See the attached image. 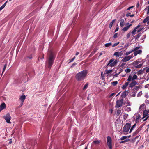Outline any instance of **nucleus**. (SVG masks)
I'll list each match as a JSON object with an SVG mask.
<instances>
[{
	"label": "nucleus",
	"instance_id": "ddd939ff",
	"mask_svg": "<svg viewBox=\"0 0 149 149\" xmlns=\"http://www.w3.org/2000/svg\"><path fill=\"white\" fill-rule=\"evenodd\" d=\"M98 49V48H95L93 51L89 55V56L90 57L91 56H93L97 52Z\"/></svg>",
	"mask_w": 149,
	"mask_h": 149
},
{
	"label": "nucleus",
	"instance_id": "6ab92c4d",
	"mask_svg": "<svg viewBox=\"0 0 149 149\" xmlns=\"http://www.w3.org/2000/svg\"><path fill=\"white\" fill-rule=\"evenodd\" d=\"M117 62V60H115L114 62L110 65V66L111 67L114 66Z\"/></svg>",
	"mask_w": 149,
	"mask_h": 149
},
{
	"label": "nucleus",
	"instance_id": "49530a36",
	"mask_svg": "<svg viewBox=\"0 0 149 149\" xmlns=\"http://www.w3.org/2000/svg\"><path fill=\"white\" fill-rule=\"evenodd\" d=\"M131 33L130 32H129L127 34V36H126L127 39H128L130 38V37L131 35Z\"/></svg>",
	"mask_w": 149,
	"mask_h": 149
},
{
	"label": "nucleus",
	"instance_id": "4d7b16f0",
	"mask_svg": "<svg viewBox=\"0 0 149 149\" xmlns=\"http://www.w3.org/2000/svg\"><path fill=\"white\" fill-rule=\"evenodd\" d=\"M122 72V70H121L120 72L118 74H116L113 76L115 77H117V76Z\"/></svg>",
	"mask_w": 149,
	"mask_h": 149
},
{
	"label": "nucleus",
	"instance_id": "a19ab883",
	"mask_svg": "<svg viewBox=\"0 0 149 149\" xmlns=\"http://www.w3.org/2000/svg\"><path fill=\"white\" fill-rule=\"evenodd\" d=\"M136 30L134 28V30L132 31L131 33L132 34H133V35H134L135 34V32L136 31Z\"/></svg>",
	"mask_w": 149,
	"mask_h": 149
},
{
	"label": "nucleus",
	"instance_id": "0eeeda50",
	"mask_svg": "<svg viewBox=\"0 0 149 149\" xmlns=\"http://www.w3.org/2000/svg\"><path fill=\"white\" fill-rule=\"evenodd\" d=\"M132 58L131 56H126L124 58H123L122 60V61L123 62H125L128 61L130 59Z\"/></svg>",
	"mask_w": 149,
	"mask_h": 149
},
{
	"label": "nucleus",
	"instance_id": "cd10ccee",
	"mask_svg": "<svg viewBox=\"0 0 149 149\" xmlns=\"http://www.w3.org/2000/svg\"><path fill=\"white\" fill-rule=\"evenodd\" d=\"M137 76L136 75H134L132 78V81H134L135 79H136L137 78Z\"/></svg>",
	"mask_w": 149,
	"mask_h": 149
},
{
	"label": "nucleus",
	"instance_id": "a18cd8bd",
	"mask_svg": "<svg viewBox=\"0 0 149 149\" xmlns=\"http://www.w3.org/2000/svg\"><path fill=\"white\" fill-rule=\"evenodd\" d=\"M139 48V47H136L134 50H133L132 51L134 52L137 51V50Z\"/></svg>",
	"mask_w": 149,
	"mask_h": 149
},
{
	"label": "nucleus",
	"instance_id": "20e7f679",
	"mask_svg": "<svg viewBox=\"0 0 149 149\" xmlns=\"http://www.w3.org/2000/svg\"><path fill=\"white\" fill-rule=\"evenodd\" d=\"M107 144L109 149H112V139L109 136L107 137Z\"/></svg>",
	"mask_w": 149,
	"mask_h": 149
},
{
	"label": "nucleus",
	"instance_id": "b1692460",
	"mask_svg": "<svg viewBox=\"0 0 149 149\" xmlns=\"http://www.w3.org/2000/svg\"><path fill=\"white\" fill-rule=\"evenodd\" d=\"M141 116L140 115H139L138 116H136V123L138 122H139V120Z\"/></svg>",
	"mask_w": 149,
	"mask_h": 149
},
{
	"label": "nucleus",
	"instance_id": "4be33fe9",
	"mask_svg": "<svg viewBox=\"0 0 149 149\" xmlns=\"http://www.w3.org/2000/svg\"><path fill=\"white\" fill-rule=\"evenodd\" d=\"M113 72L112 70H106L104 72L105 74H108L111 73Z\"/></svg>",
	"mask_w": 149,
	"mask_h": 149
},
{
	"label": "nucleus",
	"instance_id": "f704fd0d",
	"mask_svg": "<svg viewBox=\"0 0 149 149\" xmlns=\"http://www.w3.org/2000/svg\"><path fill=\"white\" fill-rule=\"evenodd\" d=\"M37 143V141L36 140H34L32 144V146H34Z\"/></svg>",
	"mask_w": 149,
	"mask_h": 149
},
{
	"label": "nucleus",
	"instance_id": "bb28decb",
	"mask_svg": "<svg viewBox=\"0 0 149 149\" xmlns=\"http://www.w3.org/2000/svg\"><path fill=\"white\" fill-rule=\"evenodd\" d=\"M141 36V33H140L138 34L137 35H136L135 36V40H137L138 39L139 37Z\"/></svg>",
	"mask_w": 149,
	"mask_h": 149
},
{
	"label": "nucleus",
	"instance_id": "338daca9",
	"mask_svg": "<svg viewBox=\"0 0 149 149\" xmlns=\"http://www.w3.org/2000/svg\"><path fill=\"white\" fill-rule=\"evenodd\" d=\"M142 29L140 28V29L138 30L137 31V32L139 33L142 30Z\"/></svg>",
	"mask_w": 149,
	"mask_h": 149
},
{
	"label": "nucleus",
	"instance_id": "8fccbe9b",
	"mask_svg": "<svg viewBox=\"0 0 149 149\" xmlns=\"http://www.w3.org/2000/svg\"><path fill=\"white\" fill-rule=\"evenodd\" d=\"M139 62L138 61H136L134 62L133 64L134 65H138Z\"/></svg>",
	"mask_w": 149,
	"mask_h": 149
},
{
	"label": "nucleus",
	"instance_id": "f3484780",
	"mask_svg": "<svg viewBox=\"0 0 149 149\" xmlns=\"http://www.w3.org/2000/svg\"><path fill=\"white\" fill-rule=\"evenodd\" d=\"M140 131V129H138L134 133H133V136H135Z\"/></svg>",
	"mask_w": 149,
	"mask_h": 149
},
{
	"label": "nucleus",
	"instance_id": "603ef678",
	"mask_svg": "<svg viewBox=\"0 0 149 149\" xmlns=\"http://www.w3.org/2000/svg\"><path fill=\"white\" fill-rule=\"evenodd\" d=\"M6 66H7V65H6V64H5L4 66V68L3 69V72H2V74L3 73V72H4V70H5L6 67Z\"/></svg>",
	"mask_w": 149,
	"mask_h": 149
},
{
	"label": "nucleus",
	"instance_id": "052dcab7",
	"mask_svg": "<svg viewBox=\"0 0 149 149\" xmlns=\"http://www.w3.org/2000/svg\"><path fill=\"white\" fill-rule=\"evenodd\" d=\"M75 57L72 58L70 60V62H72L75 59Z\"/></svg>",
	"mask_w": 149,
	"mask_h": 149
},
{
	"label": "nucleus",
	"instance_id": "f8f14e48",
	"mask_svg": "<svg viewBox=\"0 0 149 149\" xmlns=\"http://www.w3.org/2000/svg\"><path fill=\"white\" fill-rule=\"evenodd\" d=\"M25 98L26 97L24 95L20 96L19 98V100L21 101V102H22V104H23V102L25 99Z\"/></svg>",
	"mask_w": 149,
	"mask_h": 149
},
{
	"label": "nucleus",
	"instance_id": "69168bd1",
	"mask_svg": "<svg viewBox=\"0 0 149 149\" xmlns=\"http://www.w3.org/2000/svg\"><path fill=\"white\" fill-rule=\"evenodd\" d=\"M141 25H140L139 24L136 27L134 28L136 30Z\"/></svg>",
	"mask_w": 149,
	"mask_h": 149
},
{
	"label": "nucleus",
	"instance_id": "2f4dec72",
	"mask_svg": "<svg viewBox=\"0 0 149 149\" xmlns=\"http://www.w3.org/2000/svg\"><path fill=\"white\" fill-rule=\"evenodd\" d=\"M88 83H86L85 84V85H84V86L83 87V90L86 89L88 87Z\"/></svg>",
	"mask_w": 149,
	"mask_h": 149
},
{
	"label": "nucleus",
	"instance_id": "7ed1b4c3",
	"mask_svg": "<svg viewBox=\"0 0 149 149\" xmlns=\"http://www.w3.org/2000/svg\"><path fill=\"white\" fill-rule=\"evenodd\" d=\"M124 100L123 99L120 100H118L116 101V104L115 106V107L116 109L119 108L121 107L123 102Z\"/></svg>",
	"mask_w": 149,
	"mask_h": 149
},
{
	"label": "nucleus",
	"instance_id": "680f3d73",
	"mask_svg": "<svg viewBox=\"0 0 149 149\" xmlns=\"http://www.w3.org/2000/svg\"><path fill=\"white\" fill-rule=\"evenodd\" d=\"M130 14H131V13H127L126 15L127 17H128L129 16H130Z\"/></svg>",
	"mask_w": 149,
	"mask_h": 149
},
{
	"label": "nucleus",
	"instance_id": "393cba45",
	"mask_svg": "<svg viewBox=\"0 0 149 149\" xmlns=\"http://www.w3.org/2000/svg\"><path fill=\"white\" fill-rule=\"evenodd\" d=\"M136 123H135V124H134L132 126L131 128V129H130V131H129V133H131L132 132V131L133 130L134 128L136 126Z\"/></svg>",
	"mask_w": 149,
	"mask_h": 149
},
{
	"label": "nucleus",
	"instance_id": "09e8293b",
	"mask_svg": "<svg viewBox=\"0 0 149 149\" xmlns=\"http://www.w3.org/2000/svg\"><path fill=\"white\" fill-rule=\"evenodd\" d=\"M147 8H148V10H147V14H149V6H148L147 7H146V8L145 9V10H146Z\"/></svg>",
	"mask_w": 149,
	"mask_h": 149
},
{
	"label": "nucleus",
	"instance_id": "c756f323",
	"mask_svg": "<svg viewBox=\"0 0 149 149\" xmlns=\"http://www.w3.org/2000/svg\"><path fill=\"white\" fill-rule=\"evenodd\" d=\"M111 84H112V85L113 86H116L118 84V81H115L112 82L111 83Z\"/></svg>",
	"mask_w": 149,
	"mask_h": 149
},
{
	"label": "nucleus",
	"instance_id": "423d86ee",
	"mask_svg": "<svg viewBox=\"0 0 149 149\" xmlns=\"http://www.w3.org/2000/svg\"><path fill=\"white\" fill-rule=\"evenodd\" d=\"M3 118L5 119L6 122L9 123H11L10 122L11 116L9 113H7L6 115L4 116Z\"/></svg>",
	"mask_w": 149,
	"mask_h": 149
},
{
	"label": "nucleus",
	"instance_id": "0e129e2a",
	"mask_svg": "<svg viewBox=\"0 0 149 149\" xmlns=\"http://www.w3.org/2000/svg\"><path fill=\"white\" fill-rule=\"evenodd\" d=\"M115 93H112L111 95L109 97H111L112 96H113L115 94Z\"/></svg>",
	"mask_w": 149,
	"mask_h": 149
},
{
	"label": "nucleus",
	"instance_id": "9b49d317",
	"mask_svg": "<svg viewBox=\"0 0 149 149\" xmlns=\"http://www.w3.org/2000/svg\"><path fill=\"white\" fill-rule=\"evenodd\" d=\"M132 24H131L128 25L127 26L125 27L122 29V30L123 31L125 32L127 31L128 29L131 26Z\"/></svg>",
	"mask_w": 149,
	"mask_h": 149
},
{
	"label": "nucleus",
	"instance_id": "7c9ffc66",
	"mask_svg": "<svg viewBox=\"0 0 149 149\" xmlns=\"http://www.w3.org/2000/svg\"><path fill=\"white\" fill-rule=\"evenodd\" d=\"M145 105V104H142L140 106V107L139 108V109L141 110V109H144V108Z\"/></svg>",
	"mask_w": 149,
	"mask_h": 149
},
{
	"label": "nucleus",
	"instance_id": "774afa93",
	"mask_svg": "<svg viewBox=\"0 0 149 149\" xmlns=\"http://www.w3.org/2000/svg\"><path fill=\"white\" fill-rule=\"evenodd\" d=\"M118 29H119V28L118 27H117L116 28V29L115 31H114V32H117L118 30Z\"/></svg>",
	"mask_w": 149,
	"mask_h": 149
},
{
	"label": "nucleus",
	"instance_id": "e433bc0d",
	"mask_svg": "<svg viewBox=\"0 0 149 149\" xmlns=\"http://www.w3.org/2000/svg\"><path fill=\"white\" fill-rule=\"evenodd\" d=\"M132 77L131 75H130L129 76L128 79H127V81L129 82L131 80L132 81Z\"/></svg>",
	"mask_w": 149,
	"mask_h": 149
},
{
	"label": "nucleus",
	"instance_id": "6e6552de",
	"mask_svg": "<svg viewBox=\"0 0 149 149\" xmlns=\"http://www.w3.org/2000/svg\"><path fill=\"white\" fill-rule=\"evenodd\" d=\"M128 91H125L122 93L121 95V97L123 98H125L128 94Z\"/></svg>",
	"mask_w": 149,
	"mask_h": 149
},
{
	"label": "nucleus",
	"instance_id": "c03bdc74",
	"mask_svg": "<svg viewBox=\"0 0 149 149\" xmlns=\"http://www.w3.org/2000/svg\"><path fill=\"white\" fill-rule=\"evenodd\" d=\"M139 136H136L135 138H134L132 140H131V141L132 143H134L135 141V140L136 139V138H138L139 137Z\"/></svg>",
	"mask_w": 149,
	"mask_h": 149
},
{
	"label": "nucleus",
	"instance_id": "dca6fc26",
	"mask_svg": "<svg viewBox=\"0 0 149 149\" xmlns=\"http://www.w3.org/2000/svg\"><path fill=\"white\" fill-rule=\"evenodd\" d=\"M129 83L128 82L125 83L124 84L122 87V89H124L127 86Z\"/></svg>",
	"mask_w": 149,
	"mask_h": 149
},
{
	"label": "nucleus",
	"instance_id": "3c124183",
	"mask_svg": "<svg viewBox=\"0 0 149 149\" xmlns=\"http://www.w3.org/2000/svg\"><path fill=\"white\" fill-rule=\"evenodd\" d=\"M132 51H130L129 52H127L125 54V55L126 56H127L129 54H130Z\"/></svg>",
	"mask_w": 149,
	"mask_h": 149
},
{
	"label": "nucleus",
	"instance_id": "a211bd4d",
	"mask_svg": "<svg viewBox=\"0 0 149 149\" xmlns=\"http://www.w3.org/2000/svg\"><path fill=\"white\" fill-rule=\"evenodd\" d=\"M143 114L144 115V116L142 118V119H143V118L147 116L148 114V112H147V110H145L143 112Z\"/></svg>",
	"mask_w": 149,
	"mask_h": 149
},
{
	"label": "nucleus",
	"instance_id": "79ce46f5",
	"mask_svg": "<svg viewBox=\"0 0 149 149\" xmlns=\"http://www.w3.org/2000/svg\"><path fill=\"white\" fill-rule=\"evenodd\" d=\"M142 65V64H140L138 65H137L135 66L136 68H141Z\"/></svg>",
	"mask_w": 149,
	"mask_h": 149
},
{
	"label": "nucleus",
	"instance_id": "5701e85b",
	"mask_svg": "<svg viewBox=\"0 0 149 149\" xmlns=\"http://www.w3.org/2000/svg\"><path fill=\"white\" fill-rule=\"evenodd\" d=\"M144 70L143 69L142 70L141 69L140 70L137 72V74L138 75H141L143 74V72Z\"/></svg>",
	"mask_w": 149,
	"mask_h": 149
},
{
	"label": "nucleus",
	"instance_id": "f257e3e1",
	"mask_svg": "<svg viewBox=\"0 0 149 149\" xmlns=\"http://www.w3.org/2000/svg\"><path fill=\"white\" fill-rule=\"evenodd\" d=\"M88 73V70H85L78 73L75 76L76 80L79 81L84 80L87 76Z\"/></svg>",
	"mask_w": 149,
	"mask_h": 149
},
{
	"label": "nucleus",
	"instance_id": "13d9d810",
	"mask_svg": "<svg viewBox=\"0 0 149 149\" xmlns=\"http://www.w3.org/2000/svg\"><path fill=\"white\" fill-rule=\"evenodd\" d=\"M134 6L129 7L127 10H130V9L133 8L134 7Z\"/></svg>",
	"mask_w": 149,
	"mask_h": 149
},
{
	"label": "nucleus",
	"instance_id": "864d4df0",
	"mask_svg": "<svg viewBox=\"0 0 149 149\" xmlns=\"http://www.w3.org/2000/svg\"><path fill=\"white\" fill-rule=\"evenodd\" d=\"M131 109L130 107H127L126 109V111H131Z\"/></svg>",
	"mask_w": 149,
	"mask_h": 149
},
{
	"label": "nucleus",
	"instance_id": "c85d7f7f",
	"mask_svg": "<svg viewBox=\"0 0 149 149\" xmlns=\"http://www.w3.org/2000/svg\"><path fill=\"white\" fill-rule=\"evenodd\" d=\"M93 143L95 144H99L100 142L99 140H95L93 141Z\"/></svg>",
	"mask_w": 149,
	"mask_h": 149
},
{
	"label": "nucleus",
	"instance_id": "a878e982",
	"mask_svg": "<svg viewBox=\"0 0 149 149\" xmlns=\"http://www.w3.org/2000/svg\"><path fill=\"white\" fill-rule=\"evenodd\" d=\"M119 54L120 53L118 52H116L114 53V55L116 56L117 57H119V56H120V55Z\"/></svg>",
	"mask_w": 149,
	"mask_h": 149
},
{
	"label": "nucleus",
	"instance_id": "bf43d9fd",
	"mask_svg": "<svg viewBox=\"0 0 149 149\" xmlns=\"http://www.w3.org/2000/svg\"><path fill=\"white\" fill-rule=\"evenodd\" d=\"M117 35H118L117 33H116L113 36V38H116L117 36Z\"/></svg>",
	"mask_w": 149,
	"mask_h": 149
},
{
	"label": "nucleus",
	"instance_id": "4468645a",
	"mask_svg": "<svg viewBox=\"0 0 149 149\" xmlns=\"http://www.w3.org/2000/svg\"><path fill=\"white\" fill-rule=\"evenodd\" d=\"M116 110L115 111V113L117 116H119L121 113V110L119 108H117Z\"/></svg>",
	"mask_w": 149,
	"mask_h": 149
},
{
	"label": "nucleus",
	"instance_id": "c9c22d12",
	"mask_svg": "<svg viewBox=\"0 0 149 149\" xmlns=\"http://www.w3.org/2000/svg\"><path fill=\"white\" fill-rule=\"evenodd\" d=\"M129 140H130L129 139H126L123 141H120V142L119 143L120 144H122L124 143L127 142L129 141Z\"/></svg>",
	"mask_w": 149,
	"mask_h": 149
},
{
	"label": "nucleus",
	"instance_id": "ea45409f",
	"mask_svg": "<svg viewBox=\"0 0 149 149\" xmlns=\"http://www.w3.org/2000/svg\"><path fill=\"white\" fill-rule=\"evenodd\" d=\"M113 59H111L109 60V63H108L107 65V66H110V65L113 62Z\"/></svg>",
	"mask_w": 149,
	"mask_h": 149
},
{
	"label": "nucleus",
	"instance_id": "5fc2aeb1",
	"mask_svg": "<svg viewBox=\"0 0 149 149\" xmlns=\"http://www.w3.org/2000/svg\"><path fill=\"white\" fill-rule=\"evenodd\" d=\"M136 51L137 52V54H141V52H142L141 50H137Z\"/></svg>",
	"mask_w": 149,
	"mask_h": 149
},
{
	"label": "nucleus",
	"instance_id": "aec40b11",
	"mask_svg": "<svg viewBox=\"0 0 149 149\" xmlns=\"http://www.w3.org/2000/svg\"><path fill=\"white\" fill-rule=\"evenodd\" d=\"M149 21V16L147 17L143 20V22L145 23Z\"/></svg>",
	"mask_w": 149,
	"mask_h": 149
},
{
	"label": "nucleus",
	"instance_id": "412c9836",
	"mask_svg": "<svg viewBox=\"0 0 149 149\" xmlns=\"http://www.w3.org/2000/svg\"><path fill=\"white\" fill-rule=\"evenodd\" d=\"M116 20V19L113 20L110 22L109 24V28L110 29H111V28L113 26V24L115 22Z\"/></svg>",
	"mask_w": 149,
	"mask_h": 149
},
{
	"label": "nucleus",
	"instance_id": "de8ad7c7",
	"mask_svg": "<svg viewBox=\"0 0 149 149\" xmlns=\"http://www.w3.org/2000/svg\"><path fill=\"white\" fill-rule=\"evenodd\" d=\"M119 42H116L115 43H114L112 45V47H115V46H116L118 44H119Z\"/></svg>",
	"mask_w": 149,
	"mask_h": 149
},
{
	"label": "nucleus",
	"instance_id": "2eb2a0df",
	"mask_svg": "<svg viewBox=\"0 0 149 149\" xmlns=\"http://www.w3.org/2000/svg\"><path fill=\"white\" fill-rule=\"evenodd\" d=\"M125 23L124 20L123 19H120V26L121 27H123L124 26Z\"/></svg>",
	"mask_w": 149,
	"mask_h": 149
},
{
	"label": "nucleus",
	"instance_id": "37998d69",
	"mask_svg": "<svg viewBox=\"0 0 149 149\" xmlns=\"http://www.w3.org/2000/svg\"><path fill=\"white\" fill-rule=\"evenodd\" d=\"M127 136H123L122 137H121L120 138V140H123L126 139H127Z\"/></svg>",
	"mask_w": 149,
	"mask_h": 149
},
{
	"label": "nucleus",
	"instance_id": "e2e57ef3",
	"mask_svg": "<svg viewBox=\"0 0 149 149\" xmlns=\"http://www.w3.org/2000/svg\"><path fill=\"white\" fill-rule=\"evenodd\" d=\"M127 106H130L131 105V103H130V101H128L127 102Z\"/></svg>",
	"mask_w": 149,
	"mask_h": 149
},
{
	"label": "nucleus",
	"instance_id": "6e6d98bb",
	"mask_svg": "<svg viewBox=\"0 0 149 149\" xmlns=\"http://www.w3.org/2000/svg\"><path fill=\"white\" fill-rule=\"evenodd\" d=\"M5 6V5H3L2 6H1L0 7V10H1L2 9H3Z\"/></svg>",
	"mask_w": 149,
	"mask_h": 149
},
{
	"label": "nucleus",
	"instance_id": "39448f33",
	"mask_svg": "<svg viewBox=\"0 0 149 149\" xmlns=\"http://www.w3.org/2000/svg\"><path fill=\"white\" fill-rule=\"evenodd\" d=\"M131 124L130 123H127L123 127V130L124 132H128L130 128L131 127Z\"/></svg>",
	"mask_w": 149,
	"mask_h": 149
},
{
	"label": "nucleus",
	"instance_id": "f03ea898",
	"mask_svg": "<svg viewBox=\"0 0 149 149\" xmlns=\"http://www.w3.org/2000/svg\"><path fill=\"white\" fill-rule=\"evenodd\" d=\"M48 54L49 56L47 60L48 67L50 68L53 64L56 56L53 52L51 50L49 52Z\"/></svg>",
	"mask_w": 149,
	"mask_h": 149
},
{
	"label": "nucleus",
	"instance_id": "473e14b6",
	"mask_svg": "<svg viewBox=\"0 0 149 149\" xmlns=\"http://www.w3.org/2000/svg\"><path fill=\"white\" fill-rule=\"evenodd\" d=\"M146 69V72L148 73L149 72V67L148 68V67H146L143 68V70H145Z\"/></svg>",
	"mask_w": 149,
	"mask_h": 149
},
{
	"label": "nucleus",
	"instance_id": "72a5a7b5",
	"mask_svg": "<svg viewBox=\"0 0 149 149\" xmlns=\"http://www.w3.org/2000/svg\"><path fill=\"white\" fill-rule=\"evenodd\" d=\"M128 116V114H125L124 115V116H123V118H124V120H125L127 117Z\"/></svg>",
	"mask_w": 149,
	"mask_h": 149
},
{
	"label": "nucleus",
	"instance_id": "4c0bfd02",
	"mask_svg": "<svg viewBox=\"0 0 149 149\" xmlns=\"http://www.w3.org/2000/svg\"><path fill=\"white\" fill-rule=\"evenodd\" d=\"M111 45H112V43L111 42L106 43L104 45L106 47H108Z\"/></svg>",
	"mask_w": 149,
	"mask_h": 149
},
{
	"label": "nucleus",
	"instance_id": "58836bf2",
	"mask_svg": "<svg viewBox=\"0 0 149 149\" xmlns=\"http://www.w3.org/2000/svg\"><path fill=\"white\" fill-rule=\"evenodd\" d=\"M131 71V69L130 68H127L125 69V72H126V73H129Z\"/></svg>",
	"mask_w": 149,
	"mask_h": 149
},
{
	"label": "nucleus",
	"instance_id": "1a4fd4ad",
	"mask_svg": "<svg viewBox=\"0 0 149 149\" xmlns=\"http://www.w3.org/2000/svg\"><path fill=\"white\" fill-rule=\"evenodd\" d=\"M132 82L129 85L130 87H133L135 86L137 83L136 82L135 80L132 81Z\"/></svg>",
	"mask_w": 149,
	"mask_h": 149
},
{
	"label": "nucleus",
	"instance_id": "9d476101",
	"mask_svg": "<svg viewBox=\"0 0 149 149\" xmlns=\"http://www.w3.org/2000/svg\"><path fill=\"white\" fill-rule=\"evenodd\" d=\"M6 107V104L5 103H2L0 106V111L5 109Z\"/></svg>",
	"mask_w": 149,
	"mask_h": 149
}]
</instances>
